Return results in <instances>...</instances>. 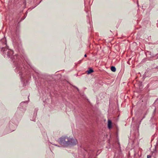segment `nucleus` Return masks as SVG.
Wrapping results in <instances>:
<instances>
[{"label": "nucleus", "instance_id": "obj_1", "mask_svg": "<svg viewBox=\"0 0 158 158\" xmlns=\"http://www.w3.org/2000/svg\"><path fill=\"white\" fill-rule=\"evenodd\" d=\"M1 50L2 52V55L5 57H7L12 60L15 63L16 67L15 71L16 72H19V75L21 76L23 71L26 68L22 64V62L21 59L22 58L18 55L15 54L13 55V51L8 49L7 47H2Z\"/></svg>", "mask_w": 158, "mask_h": 158}, {"label": "nucleus", "instance_id": "obj_2", "mask_svg": "<svg viewBox=\"0 0 158 158\" xmlns=\"http://www.w3.org/2000/svg\"><path fill=\"white\" fill-rule=\"evenodd\" d=\"M58 141L60 144L65 147L74 146L76 145L77 143L76 139L66 136H62L60 137Z\"/></svg>", "mask_w": 158, "mask_h": 158}, {"label": "nucleus", "instance_id": "obj_3", "mask_svg": "<svg viewBox=\"0 0 158 158\" xmlns=\"http://www.w3.org/2000/svg\"><path fill=\"white\" fill-rule=\"evenodd\" d=\"M27 101H25L21 102L20 104V106H22L23 108H24L23 110L24 111H25L26 110L25 107L26 106V105L27 104Z\"/></svg>", "mask_w": 158, "mask_h": 158}, {"label": "nucleus", "instance_id": "obj_4", "mask_svg": "<svg viewBox=\"0 0 158 158\" xmlns=\"http://www.w3.org/2000/svg\"><path fill=\"white\" fill-rule=\"evenodd\" d=\"M112 122L110 120H108V127L109 129H110L112 127Z\"/></svg>", "mask_w": 158, "mask_h": 158}, {"label": "nucleus", "instance_id": "obj_5", "mask_svg": "<svg viewBox=\"0 0 158 158\" xmlns=\"http://www.w3.org/2000/svg\"><path fill=\"white\" fill-rule=\"evenodd\" d=\"M94 71L93 70L91 69H89V70L87 71V72L88 74H89L90 73L94 72Z\"/></svg>", "mask_w": 158, "mask_h": 158}, {"label": "nucleus", "instance_id": "obj_6", "mask_svg": "<svg viewBox=\"0 0 158 158\" xmlns=\"http://www.w3.org/2000/svg\"><path fill=\"white\" fill-rule=\"evenodd\" d=\"M111 70L113 72H115L116 71V69L114 66H112L111 67Z\"/></svg>", "mask_w": 158, "mask_h": 158}, {"label": "nucleus", "instance_id": "obj_7", "mask_svg": "<svg viewBox=\"0 0 158 158\" xmlns=\"http://www.w3.org/2000/svg\"><path fill=\"white\" fill-rule=\"evenodd\" d=\"M1 41L2 42L3 41V44L5 45H6V39H2Z\"/></svg>", "mask_w": 158, "mask_h": 158}, {"label": "nucleus", "instance_id": "obj_8", "mask_svg": "<svg viewBox=\"0 0 158 158\" xmlns=\"http://www.w3.org/2000/svg\"><path fill=\"white\" fill-rule=\"evenodd\" d=\"M27 63L29 65V66L33 69V70H34V67H33L32 66V65H31V63L29 62H27Z\"/></svg>", "mask_w": 158, "mask_h": 158}, {"label": "nucleus", "instance_id": "obj_9", "mask_svg": "<svg viewBox=\"0 0 158 158\" xmlns=\"http://www.w3.org/2000/svg\"><path fill=\"white\" fill-rule=\"evenodd\" d=\"M73 87H75V88H76L77 89V90L78 91H79V89H78L77 87H76V86H73Z\"/></svg>", "mask_w": 158, "mask_h": 158}, {"label": "nucleus", "instance_id": "obj_10", "mask_svg": "<svg viewBox=\"0 0 158 158\" xmlns=\"http://www.w3.org/2000/svg\"><path fill=\"white\" fill-rule=\"evenodd\" d=\"M151 157V156L149 155H148L147 156V158H150Z\"/></svg>", "mask_w": 158, "mask_h": 158}, {"label": "nucleus", "instance_id": "obj_11", "mask_svg": "<svg viewBox=\"0 0 158 158\" xmlns=\"http://www.w3.org/2000/svg\"><path fill=\"white\" fill-rule=\"evenodd\" d=\"M35 73H38V72H39V71L37 70V71H36L35 70Z\"/></svg>", "mask_w": 158, "mask_h": 158}, {"label": "nucleus", "instance_id": "obj_12", "mask_svg": "<svg viewBox=\"0 0 158 158\" xmlns=\"http://www.w3.org/2000/svg\"><path fill=\"white\" fill-rule=\"evenodd\" d=\"M55 145L56 146L58 147H60V146H58V145H56V144H55Z\"/></svg>", "mask_w": 158, "mask_h": 158}, {"label": "nucleus", "instance_id": "obj_13", "mask_svg": "<svg viewBox=\"0 0 158 158\" xmlns=\"http://www.w3.org/2000/svg\"><path fill=\"white\" fill-rule=\"evenodd\" d=\"M84 56L85 57H86L87 56V55H86V54H85V55H84Z\"/></svg>", "mask_w": 158, "mask_h": 158}]
</instances>
